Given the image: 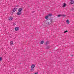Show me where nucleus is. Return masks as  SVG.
<instances>
[{
	"instance_id": "obj_1",
	"label": "nucleus",
	"mask_w": 74,
	"mask_h": 74,
	"mask_svg": "<svg viewBox=\"0 0 74 74\" xmlns=\"http://www.w3.org/2000/svg\"><path fill=\"white\" fill-rule=\"evenodd\" d=\"M23 10V8H20L18 9V12L16 13L17 15H21L22 14V11Z\"/></svg>"
},
{
	"instance_id": "obj_2",
	"label": "nucleus",
	"mask_w": 74,
	"mask_h": 74,
	"mask_svg": "<svg viewBox=\"0 0 74 74\" xmlns=\"http://www.w3.org/2000/svg\"><path fill=\"white\" fill-rule=\"evenodd\" d=\"M52 20L51 19L49 18L47 19H46V23L47 25H51V23H50V22H51L52 23Z\"/></svg>"
},
{
	"instance_id": "obj_3",
	"label": "nucleus",
	"mask_w": 74,
	"mask_h": 74,
	"mask_svg": "<svg viewBox=\"0 0 74 74\" xmlns=\"http://www.w3.org/2000/svg\"><path fill=\"white\" fill-rule=\"evenodd\" d=\"M15 31H18L19 29V27H16L14 28Z\"/></svg>"
},
{
	"instance_id": "obj_4",
	"label": "nucleus",
	"mask_w": 74,
	"mask_h": 74,
	"mask_svg": "<svg viewBox=\"0 0 74 74\" xmlns=\"http://www.w3.org/2000/svg\"><path fill=\"white\" fill-rule=\"evenodd\" d=\"M35 67V65H34V64H32L31 66V68L32 69H33Z\"/></svg>"
},
{
	"instance_id": "obj_5",
	"label": "nucleus",
	"mask_w": 74,
	"mask_h": 74,
	"mask_svg": "<svg viewBox=\"0 0 74 74\" xmlns=\"http://www.w3.org/2000/svg\"><path fill=\"white\" fill-rule=\"evenodd\" d=\"M66 22L67 24H69L70 23V21H69V20L67 19L66 21Z\"/></svg>"
},
{
	"instance_id": "obj_6",
	"label": "nucleus",
	"mask_w": 74,
	"mask_h": 74,
	"mask_svg": "<svg viewBox=\"0 0 74 74\" xmlns=\"http://www.w3.org/2000/svg\"><path fill=\"white\" fill-rule=\"evenodd\" d=\"M49 41H46L45 45H48V44H49Z\"/></svg>"
},
{
	"instance_id": "obj_7",
	"label": "nucleus",
	"mask_w": 74,
	"mask_h": 74,
	"mask_svg": "<svg viewBox=\"0 0 74 74\" xmlns=\"http://www.w3.org/2000/svg\"><path fill=\"white\" fill-rule=\"evenodd\" d=\"M12 19H13V18L11 16H10L9 18H8V19L9 20V21H11Z\"/></svg>"
},
{
	"instance_id": "obj_8",
	"label": "nucleus",
	"mask_w": 74,
	"mask_h": 74,
	"mask_svg": "<svg viewBox=\"0 0 74 74\" xmlns=\"http://www.w3.org/2000/svg\"><path fill=\"white\" fill-rule=\"evenodd\" d=\"M51 48V47L50 46H48L46 47V49H49V48Z\"/></svg>"
},
{
	"instance_id": "obj_9",
	"label": "nucleus",
	"mask_w": 74,
	"mask_h": 74,
	"mask_svg": "<svg viewBox=\"0 0 74 74\" xmlns=\"http://www.w3.org/2000/svg\"><path fill=\"white\" fill-rule=\"evenodd\" d=\"M66 3H64L63 5V7H66Z\"/></svg>"
},
{
	"instance_id": "obj_10",
	"label": "nucleus",
	"mask_w": 74,
	"mask_h": 74,
	"mask_svg": "<svg viewBox=\"0 0 74 74\" xmlns=\"http://www.w3.org/2000/svg\"><path fill=\"white\" fill-rule=\"evenodd\" d=\"M10 45H13V41H11L10 42Z\"/></svg>"
},
{
	"instance_id": "obj_11",
	"label": "nucleus",
	"mask_w": 74,
	"mask_h": 74,
	"mask_svg": "<svg viewBox=\"0 0 74 74\" xmlns=\"http://www.w3.org/2000/svg\"><path fill=\"white\" fill-rule=\"evenodd\" d=\"M73 3H74V1L72 0L71 1V4H73Z\"/></svg>"
},
{
	"instance_id": "obj_12",
	"label": "nucleus",
	"mask_w": 74,
	"mask_h": 74,
	"mask_svg": "<svg viewBox=\"0 0 74 74\" xmlns=\"http://www.w3.org/2000/svg\"><path fill=\"white\" fill-rule=\"evenodd\" d=\"M16 9H15V8H14V9H13L12 10V11L13 12H15V11H16Z\"/></svg>"
},
{
	"instance_id": "obj_13",
	"label": "nucleus",
	"mask_w": 74,
	"mask_h": 74,
	"mask_svg": "<svg viewBox=\"0 0 74 74\" xmlns=\"http://www.w3.org/2000/svg\"><path fill=\"white\" fill-rule=\"evenodd\" d=\"M49 16H52V14H48Z\"/></svg>"
},
{
	"instance_id": "obj_14",
	"label": "nucleus",
	"mask_w": 74,
	"mask_h": 74,
	"mask_svg": "<svg viewBox=\"0 0 74 74\" xmlns=\"http://www.w3.org/2000/svg\"><path fill=\"white\" fill-rule=\"evenodd\" d=\"M44 43V41H43V40H42V41H41L40 42L41 44H43Z\"/></svg>"
},
{
	"instance_id": "obj_15",
	"label": "nucleus",
	"mask_w": 74,
	"mask_h": 74,
	"mask_svg": "<svg viewBox=\"0 0 74 74\" xmlns=\"http://www.w3.org/2000/svg\"><path fill=\"white\" fill-rule=\"evenodd\" d=\"M48 18H49V16L48 15H47L45 17V19H48Z\"/></svg>"
},
{
	"instance_id": "obj_16",
	"label": "nucleus",
	"mask_w": 74,
	"mask_h": 74,
	"mask_svg": "<svg viewBox=\"0 0 74 74\" xmlns=\"http://www.w3.org/2000/svg\"><path fill=\"white\" fill-rule=\"evenodd\" d=\"M61 16H63V17H66V15L64 14H61Z\"/></svg>"
},
{
	"instance_id": "obj_17",
	"label": "nucleus",
	"mask_w": 74,
	"mask_h": 74,
	"mask_svg": "<svg viewBox=\"0 0 74 74\" xmlns=\"http://www.w3.org/2000/svg\"><path fill=\"white\" fill-rule=\"evenodd\" d=\"M62 16V14H59L57 16L58 17V18H59L60 17Z\"/></svg>"
},
{
	"instance_id": "obj_18",
	"label": "nucleus",
	"mask_w": 74,
	"mask_h": 74,
	"mask_svg": "<svg viewBox=\"0 0 74 74\" xmlns=\"http://www.w3.org/2000/svg\"><path fill=\"white\" fill-rule=\"evenodd\" d=\"M2 57H0V61H1L2 60Z\"/></svg>"
},
{
	"instance_id": "obj_19",
	"label": "nucleus",
	"mask_w": 74,
	"mask_h": 74,
	"mask_svg": "<svg viewBox=\"0 0 74 74\" xmlns=\"http://www.w3.org/2000/svg\"><path fill=\"white\" fill-rule=\"evenodd\" d=\"M67 32H68V31L67 30H66L65 31H64V33H67Z\"/></svg>"
},
{
	"instance_id": "obj_20",
	"label": "nucleus",
	"mask_w": 74,
	"mask_h": 74,
	"mask_svg": "<svg viewBox=\"0 0 74 74\" xmlns=\"http://www.w3.org/2000/svg\"><path fill=\"white\" fill-rule=\"evenodd\" d=\"M34 69H31V71H34Z\"/></svg>"
},
{
	"instance_id": "obj_21",
	"label": "nucleus",
	"mask_w": 74,
	"mask_h": 74,
	"mask_svg": "<svg viewBox=\"0 0 74 74\" xmlns=\"http://www.w3.org/2000/svg\"><path fill=\"white\" fill-rule=\"evenodd\" d=\"M71 10H72V11H74V8H72L71 9Z\"/></svg>"
},
{
	"instance_id": "obj_22",
	"label": "nucleus",
	"mask_w": 74,
	"mask_h": 74,
	"mask_svg": "<svg viewBox=\"0 0 74 74\" xmlns=\"http://www.w3.org/2000/svg\"><path fill=\"white\" fill-rule=\"evenodd\" d=\"M34 74H38V72H36Z\"/></svg>"
},
{
	"instance_id": "obj_23",
	"label": "nucleus",
	"mask_w": 74,
	"mask_h": 74,
	"mask_svg": "<svg viewBox=\"0 0 74 74\" xmlns=\"http://www.w3.org/2000/svg\"><path fill=\"white\" fill-rule=\"evenodd\" d=\"M11 14H12V15H13V14H14V12H11Z\"/></svg>"
},
{
	"instance_id": "obj_24",
	"label": "nucleus",
	"mask_w": 74,
	"mask_h": 74,
	"mask_svg": "<svg viewBox=\"0 0 74 74\" xmlns=\"http://www.w3.org/2000/svg\"><path fill=\"white\" fill-rule=\"evenodd\" d=\"M14 7H17V5H14Z\"/></svg>"
},
{
	"instance_id": "obj_25",
	"label": "nucleus",
	"mask_w": 74,
	"mask_h": 74,
	"mask_svg": "<svg viewBox=\"0 0 74 74\" xmlns=\"http://www.w3.org/2000/svg\"><path fill=\"white\" fill-rule=\"evenodd\" d=\"M35 12V11H32V13H34V12Z\"/></svg>"
},
{
	"instance_id": "obj_26",
	"label": "nucleus",
	"mask_w": 74,
	"mask_h": 74,
	"mask_svg": "<svg viewBox=\"0 0 74 74\" xmlns=\"http://www.w3.org/2000/svg\"><path fill=\"white\" fill-rule=\"evenodd\" d=\"M17 7H19V5H18L17 6Z\"/></svg>"
},
{
	"instance_id": "obj_27",
	"label": "nucleus",
	"mask_w": 74,
	"mask_h": 74,
	"mask_svg": "<svg viewBox=\"0 0 74 74\" xmlns=\"http://www.w3.org/2000/svg\"><path fill=\"white\" fill-rule=\"evenodd\" d=\"M15 8V9H16V10H17V9H18L17 8Z\"/></svg>"
},
{
	"instance_id": "obj_28",
	"label": "nucleus",
	"mask_w": 74,
	"mask_h": 74,
	"mask_svg": "<svg viewBox=\"0 0 74 74\" xmlns=\"http://www.w3.org/2000/svg\"><path fill=\"white\" fill-rule=\"evenodd\" d=\"M71 56H73V55H71Z\"/></svg>"
},
{
	"instance_id": "obj_29",
	"label": "nucleus",
	"mask_w": 74,
	"mask_h": 74,
	"mask_svg": "<svg viewBox=\"0 0 74 74\" xmlns=\"http://www.w3.org/2000/svg\"><path fill=\"white\" fill-rule=\"evenodd\" d=\"M14 25H15V24H14Z\"/></svg>"
}]
</instances>
